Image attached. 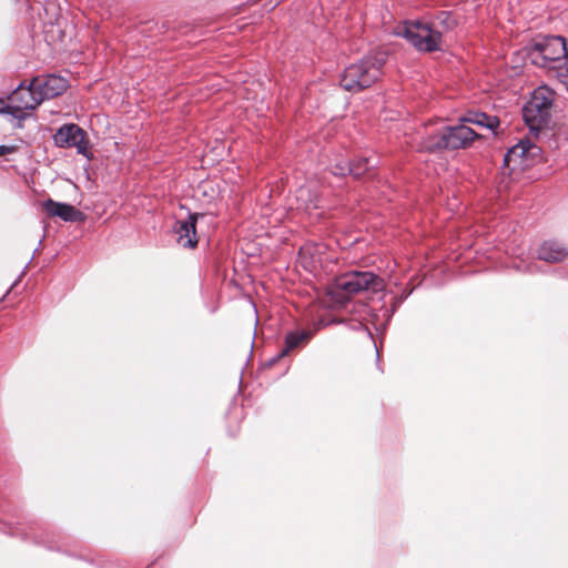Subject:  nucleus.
<instances>
[{
	"label": "nucleus",
	"mask_w": 568,
	"mask_h": 568,
	"mask_svg": "<svg viewBox=\"0 0 568 568\" xmlns=\"http://www.w3.org/2000/svg\"><path fill=\"white\" fill-rule=\"evenodd\" d=\"M10 105L7 104V113L13 114L21 119L23 112L36 109L42 99L38 89L33 88V80L28 87L20 84L9 97Z\"/></svg>",
	"instance_id": "nucleus-7"
},
{
	"label": "nucleus",
	"mask_w": 568,
	"mask_h": 568,
	"mask_svg": "<svg viewBox=\"0 0 568 568\" xmlns=\"http://www.w3.org/2000/svg\"><path fill=\"white\" fill-rule=\"evenodd\" d=\"M540 149L530 140H520L505 154L504 163L510 171L525 170L539 156Z\"/></svg>",
	"instance_id": "nucleus-8"
},
{
	"label": "nucleus",
	"mask_w": 568,
	"mask_h": 568,
	"mask_svg": "<svg viewBox=\"0 0 568 568\" xmlns=\"http://www.w3.org/2000/svg\"><path fill=\"white\" fill-rule=\"evenodd\" d=\"M196 214H192L187 220L178 221L175 224V233L178 234V243L185 248H194L197 244L196 239Z\"/></svg>",
	"instance_id": "nucleus-12"
},
{
	"label": "nucleus",
	"mask_w": 568,
	"mask_h": 568,
	"mask_svg": "<svg viewBox=\"0 0 568 568\" xmlns=\"http://www.w3.org/2000/svg\"><path fill=\"white\" fill-rule=\"evenodd\" d=\"M537 256L548 263H558L568 257V246L557 241H546L538 248Z\"/></svg>",
	"instance_id": "nucleus-13"
},
{
	"label": "nucleus",
	"mask_w": 568,
	"mask_h": 568,
	"mask_svg": "<svg viewBox=\"0 0 568 568\" xmlns=\"http://www.w3.org/2000/svg\"><path fill=\"white\" fill-rule=\"evenodd\" d=\"M42 207L49 216H58L65 222H78L84 220L82 212L67 203H60L49 199L43 202Z\"/></svg>",
	"instance_id": "nucleus-11"
},
{
	"label": "nucleus",
	"mask_w": 568,
	"mask_h": 568,
	"mask_svg": "<svg viewBox=\"0 0 568 568\" xmlns=\"http://www.w3.org/2000/svg\"><path fill=\"white\" fill-rule=\"evenodd\" d=\"M457 22L449 12H440L433 23L405 22L396 27L395 33L405 38L418 51L430 52L442 49L443 34L452 31Z\"/></svg>",
	"instance_id": "nucleus-1"
},
{
	"label": "nucleus",
	"mask_w": 568,
	"mask_h": 568,
	"mask_svg": "<svg viewBox=\"0 0 568 568\" xmlns=\"http://www.w3.org/2000/svg\"><path fill=\"white\" fill-rule=\"evenodd\" d=\"M59 148H77L78 153L90 158L87 132L77 124H64L53 135Z\"/></svg>",
	"instance_id": "nucleus-9"
},
{
	"label": "nucleus",
	"mask_w": 568,
	"mask_h": 568,
	"mask_svg": "<svg viewBox=\"0 0 568 568\" xmlns=\"http://www.w3.org/2000/svg\"><path fill=\"white\" fill-rule=\"evenodd\" d=\"M478 136L479 134L466 124L447 126L437 135L426 140L424 142V148L429 151L436 149L467 148Z\"/></svg>",
	"instance_id": "nucleus-5"
},
{
	"label": "nucleus",
	"mask_w": 568,
	"mask_h": 568,
	"mask_svg": "<svg viewBox=\"0 0 568 568\" xmlns=\"http://www.w3.org/2000/svg\"><path fill=\"white\" fill-rule=\"evenodd\" d=\"M313 248L312 247H303L301 250V253H300V258H301V262L302 264L304 265V267L306 268H310V270H314L316 267V263L317 261L315 260H312V261H307V256H313Z\"/></svg>",
	"instance_id": "nucleus-18"
},
{
	"label": "nucleus",
	"mask_w": 568,
	"mask_h": 568,
	"mask_svg": "<svg viewBox=\"0 0 568 568\" xmlns=\"http://www.w3.org/2000/svg\"><path fill=\"white\" fill-rule=\"evenodd\" d=\"M383 287V280L372 272H351L336 278L328 287V301H325V304L329 307H339L355 294L363 291L378 292Z\"/></svg>",
	"instance_id": "nucleus-2"
},
{
	"label": "nucleus",
	"mask_w": 568,
	"mask_h": 568,
	"mask_svg": "<svg viewBox=\"0 0 568 568\" xmlns=\"http://www.w3.org/2000/svg\"><path fill=\"white\" fill-rule=\"evenodd\" d=\"M567 57L566 40L562 37H547L535 43L529 53L531 62L547 68L549 63Z\"/></svg>",
	"instance_id": "nucleus-6"
},
{
	"label": "nucleus",
	"mask_w": 568,
	"mask_h": 568,
	"mask_svg": "<svg viewBox=\"0 0 568 568\" xmlns=\"http://www.w3.org/2000/svg\"><path fill=\"white\" fill-rule=\"evenodd\" d=\"M368 159L354 161L349 166V173L355 178H359L366 170H368Z\"/></svg>",
	"instance_id": "nucleus-17"
},
{
	"label": "nucleus",
	"mask_w": 568,
	"mask_h": 568,
	"mask_svg": "<svg viewBox=\"0 0 568 568\" xmlns=\"http://www.w3.org/2000/svg\"><path fill=\"white\" fill-rule=\"evenodd\" d=\"M68 87V81L60 75H45L33 79V88L38 89L42 101L62 94Z\"/></svg>",
	"instance_id": "nucleus-10"
},
{
	"label": "nucleus",
	"mask_w": 568,
	"mask_h": 568,
	"mask_svg": "<svg viewBox=\"0 0 568 568\" xmlns=\"http://www.w3.org/2000/svg\"><path fill=\"white\" fill-rule=\"evenodd\" d=\"M554 101V91L548 87L534 90L523 109V116L531 131H538L547 121Z\"/></svg>",
	"instance_id": "nucleus-4"
},
{
	"label": "nucleus",
	"mask_w": 568,
	"mask_h": 568,
	"mask_svg": "<svg viewBox=\"0 0 568 568\" xmlns=\"http://www.w3.org/2000/svg\"><path fill=\"white\" fill-rule=\"evenodd\" d=\"M385 61V55L377 53L349 64L342 74L341 87L349 92L369 88L379 79Z\"/></svg>",
	"instance_id": "nucleus-3"
},
{
	"label": "nucleus",
	"mask_w": 568,
	"mask_h": 568,
	"mask_svg": "<svg viewBox=\"0 0 568 568\" xmlns=\"http://www.w3.org/2000/svg\"><path fill=\"white\" fill-rule=\"evenodd\" d=\"M0 112H7V103L3 99H0Z\"/></svg>",
	"instance_id": "nucleus-20"
},
{
	"label": "nucleus",
	"mask_w": 568,
	"mask_h": 568,
	"mask_svg": "<svg viewBox=\"0 0 568 568\" xmlns=\"http://www.w3.org/2000/svg\"><path fill=\"white\" fill-rule=\"evenodd\" d=\"M310 338V333L307 332H292L287 334L285 339V348L282 352V355H285L288 351L297 347L301 343L306 342Z\"/></svg>",
	"instance_id": "nucleus-16"
},
{
	"label": "nucleus",
	"mask_w": 568,
	"mask_h": 568,
	"mask_svg": "<svg viewBox=\"0 0 568 568\" xmlns=\"http://www.w3.org/2000/svg\"><path fill=\"white\" fill-rule=\"evenodd\" d=\"M297 209L310 210L316 207V195L312 193L308 186H301L296 190Z\"/></svg>",
	"instance_id": "nucleus-15"
},
{
	"label": "nucleus",
	"mask_w": 568,
	"mask_h": 568,
	"mask_svg": "<svg viewBox=\"0 0 568 568\" xmlns=\"http://www.w3.org/2000/svg\"><path fill=\"white\" fill-rule=\"evenodd\" d=\"M463 121L488 129L493 132H495L499 125V120L497 116L488 115L483 112H470L465 118H463Z\"/></svg>",
	"instance_id": "nucleus-14"
},
{
	"label": "nucleus",
	"mask_w": 568,
	"mask_h": 568,
	"mask_svg": "<svg viewBox=\"0 0 568 568\" xmlns=\"http://www.w3.org/2000/svg\"><path fill=\"white\" fill-rule=\"evenodd\" d=\"M13 150L14 149L12 146L0 144V156H4L7 154H10L11 152H13Z\"/></svg>",
	"instance_id": "nucleus-19"
}]
</instances>
